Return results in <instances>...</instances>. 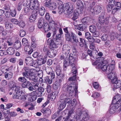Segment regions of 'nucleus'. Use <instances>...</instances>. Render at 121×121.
Wrapping results in <instances>:
<instances>
[{
	"label": "nucleus",
	"mask_w": 121,
	"mask_h": 121,
	"mask_svg": "<svg viewBox=\"0 0 121 121\" xmlns=\"http://www.w3.org/2000/svg\"><path fill=\"white\" fill-rule=\"evenodd\" d=\"M113 84L114 87L115 88L117 89L121 86V80H118L117 78H115L112 82Z\"/></svg>",
	"instance_id": "obj_9"
},
{
	"label": "nucleus",
	"mask_w": 121,
	"mask_h": 121,
	"mask_svg": "<svg viewBox=\"0 0 121 121\" xmlns=\"http://www.w3.org/2000/svg\"><path fill=\"white\" fill-rule=\"evenodd\" d=\"M48 43L49 44L50 48L51 49L56 48H57V42L51 38L47 40Z\"/></svg>",
	"instance_id": "obj_8"
},
{
	"label": "nucleus",
	"mask_w": 121,
	"mask_h": 121,
	"mask_svg": "<svg viewBox=\"0 0 121 121\" xmlns=\"http://www.w3.org/2000/svg\"><path fill=\"white\" fill-rule=\"evenodd\" d=\"M93 86L94 87L95 89L98 88L99 86V85L97 82H95L93 83Z\"/></svg>",
	"instance_id": "obj_62"
},
{
	"label": "nucleus",
	"mask_w": 121,
	"mask_h": 121,
	"mask_svg": "<svg viewBox=\"0 0 121 121\" xmlns=\"http://www.w3.org/2000/svg\"><path fill=\"white\" fill-rule=\"evenodd\" d=\"M10 14L12 17H15L16 15V11L15 10H13L11 11Z\"/></svg>",
	"instance_id": "obj_55"
},
{
	"label": "nucleus",
	"mask_w": 121,
	"mask_h": 121,
	"mask_svg": "<svg viewBox=\"0 0 121 121\" xmlns=\"http://www.w3.org/2000/svg\"><path fill=\"white\" fill-rule=\"evenodd\" d=\"M60 3L58 4L59 13L61 14L63 12L67 15L68 18L71 17L72 16V13L73 11V4L69 2L64 3L63 4L61 1H60Z\"/></svg>",
	"instance_id": "obj_1"
},
{
	"label": "nucleus",
	"mask_w": 121,
	"mask_h": 121,
	"mask_svg": "<svg viewBox=\"0 0 121 121\" xmlns=\"http://www.w3.org/2000/svg\"><path fill=\"white\" fill-rule=\"evenodd\" d=\"M18 80L20 82H24V81L26 80L24 77H20L18 78Z\"/></svg>",
	"instance_id": "obj_58"
},
{
	"label": "nucleus",
	"mask_w": 121,
	"mask_h": 121,
	"mask_svg": "<svg viewBox=\"0 0 121 121\" xmlns=\"http://www.w3.org/2000/svg\"><path fill=\"white\" fill-rule=\"evenodd\" d=\"M60 104L58 108L60 110H61L65 107L67 101L66 100H63V101L60 100Z\"/></svg>",
	"instance_id": "obj_16"
},
{
	"label": "nucleus",
	"mask_w": 121,
	"mask_h": 121,
	"mask_svg": "<svg viewBox=\"0 0 121 121\" xmlns=\"http://www.w3.org/2000/svg\"><path fill=\"white\" fill-rule=\"evenodd\" d=\"M37 11L35 13H33L32 15L30 16L29 20L30 22H34L36 18L37 15Z\"/></svg>",
	"instance_id": "obj_17"
},
{
	"label": "nucleus",
	"mask_w": 121,
	"mask_h": 121,
	"mask_svg": "<svg viewBox=\"0 0 121 121\" xmlns=\"http://www.w3.org/2000/svg\"><path fill=\"white\" fill-rule=\"evenodd\" d=\"M4 14L7 18H9L10 16V11L9 10H6L4 12Z\"/></svg>",
	"instance_id": "obj_40"
},
{
	"label": "nucleus",
	"mask_w": 121,
	"mask_h": 121,
	"mask_svg": "<svg viewBox=\"0 0 121 121\" xmlns=\"http://www.w3.org/2000/svg\"><path fill=\"white\" fill-rule=\"evenodd\" d=\"M26 96L23 95H22V94H21L19 98V99L22 100L23 101L26 100Z\"/></svg>",
	"instance_id": "obj_56"
},
{
	"label": "nucleus",
	"mask_w": 121,
	"mask_h": 121,
	"mask_svg": "<svg viewBox=\"0 0 121 121\" xmlns=\"http://www.w3.org/2000/svg\"><path fill=\"white\" fill-rule=\"evenodd\" d=\"M45 9L44 8L43 6H41L39 10V14L41 16H43L45 12Z\"/></svg>",
	"instance_id": "obj_27"
},
{
	"label": "nucleus",
	"mask_w": 121,
	"mask_h": 121,
	"mask_svg": "<svg viewBox=\"0 0 121 121\" xmlns=\"http://www.w3.org/2000/svg\"><path fill=\"white\" fill-rule=\"evenodd\" d=\"M7 43L8 44V45L9 46H11L13 45V42L11 39H9L7 40Z\"/></svg>",
	"instance_id": "obj_47"
},
{
	"label": "nucleus",
	"mask_w": 121,
	"mask_h": 121,
	"mask_svg": "<svg viewBox=\"0 0 121 121\" xmlns=\"http://www.w3.org/2000/svg\"><path fill=\"white\" fill-rule=\"evenodd\" d=\"M108 67L107 65H103V66L101 67V69L103 71H105L107 70H108Z\"/></svg>",
	"instance_id": "obj_61"
},
{
	"label": "nucleus",
	"mask_w": 121,
	"mask_h": 121,
	"mask_svg": "<svg viewBox=\"0 0 121 121\" xmlns=\"http://www.w3.org/2000/svg\"><path fill=\"white\" fill-rule=\"evenodd\" d=\"M96 26L94 25H91L90 27V30L92 33L96 31Z\"/></svg>",
	"instance_id": "obj_39"
},
{
	"label": "nucleus",
	"mask_w": 121,
	"mask_h": 121,
	"mask_svg": "<svg viewBox=\"0 0 121 121\" xmlns=\"http://www.w3.org/2000/svg\"><path fill=\"white\" fill-rule=\"evenodd\" d=\"M26 63L28 65L33 66V60L31 57H28L26 58L25 60Z\"/></svg>",
	"instance_id": "obj_13"
},
{
	"label": "nucleus",
	"mask_w": 121,
	"mask_h": 121,
	"mask_svg": "<svg viewBox=\"0 0 121 121\" xmlns=\"http://www.w3.org/2000/svg\"><path fill=\"white\" fill-rule=\"evenodd\" d=\"M26 35L25 31L23 30H21L20 31V35L21 37H23L25 36Z\"/></svg>",
	"instance_id": "obj_50"
},
{
	"label": "nucleus",
	"mask_w": 121,
	"mask_h": 121,
	"mask_svg": "<svg viewBox=\"0 0 121 121\" xmlns=\"http://www.w3.org/2000/svg\"><path fill=\"white\" fill-rule=\"evenodd\" d=\"M108 73V77L109 79L111 80V82L114 78H117L115 73L114 72H110Z\"/></svg>",
	"instance_id": "obj_14"
},
{
	"label": "nucleus",
	"mask_w": 121,
	"mask_h": 121,
	"mask_svg": "<svg viewBox=\"0 0 121 121\" xmlns=\"http://www.w3.org/2000/svg\"><path fill=\"white\" fill-rule=\"evenodd\" d=\"M108 37V35L104 34L101 36V39L103 41H104L107 39Z\"/></svg>",
	"instance_id": "obj_45"
},
{
	"label": "nucleus",
	"mask_w": 121,
	"mask_h": 121,
	"mask_svg": "<svg viewBox=\"0 0 121 121\" xmlns=\"http://www.w3.org/2000/svg\"><path fill=\"white\" fill-rule=\"evenodd\" d=\"M115 65L114 64H111L109 65L108 66V69L107 71L108 73L110 72H114L113 70L114 69Z\"/></svg>",
	"instance_id": "obj_30"
},
{
	"label": "nucleus",
	"mask_w": 121,
	"mask_h": 121,
	"mask_svg": "<svg viewBox=\"0 0 121 121\" xmlns=\"http://www.w3.org/2000/svg\"><path fill=\"white\" fill-rule=\"evenodd\" d=\"M115 2L114 0H111L109 2V5L113 7L114 5L115 4Z\"/></svg>",
	"instance_id": "obj_64"
},
{
	"label": "nucleus",
	"mask_w": 121,
	"mask_h": 121,
	"mask_svg": "<svg viewBox=\"0 0 121 121\" xmlns=\"http://www.w3.org/2000/svg\"><path fill=\"white\" fill-rule=\"evenodd\" d=\"M87 26L86 25L84 24H79L77 26V28L79 30L83 31L86 29Z\"/></svg>",
	"instance_id": "obj_20"
},
{
	"label": "nucleus",
	"mask_w": 121,
	"mask_h": 121,
	"mask_svg": "<svg viewBox=\"0 0 121 121\" xmlns=\"http://www.w3.org/2000/svg\"><path fill=\"white\" fill-rule=\"evenodd\" d=\"M21 46V42L19 40L16 41L14 43L13 47L16 49L17 50L20 48Z\"/></svg>",
	"instance_id": "obj_18"
},
{
	"label": "nucleus",
	"mask_w": 121,
	"mask_h": 121,
	"mask_svg": "<svg viewBox=\"0 0 121 121\" xmlns=\"http://www.w3.org/2000/svg\"><path fill=\"white\" fill-rule=\"evenodd\" d=\"M80 42L79 41V44L80 46L81 47H82L84 46V43L83 41V40L82 38H80Z\"/></svg>",
	"instance_id": "obj_63"
},
{
	"label": "nucleus",
	"mask_w": 121,
	"mask_h": 121,
	"mask_svg": "<svg viewBox=\"0 0 121 121\" xmlns=\"http://www.w3.org/2000/svg\"><path fill=\"white\" fill-rule=\"evenodd\" d=\"M71 35L72 39L74 42L76 43L78 42L79 41L78 38L74 33L72 32L71 33Z\"/></svg>",
	"instance_id": "obj_22"
},
{
	"label": "nucleus",
	"mask_w": 121,
	"mask_h": 121,
	"mask_svg": "<svg viewBox=\"0 0 121 121\" xmlns=\"http://www.w3.org/2000/svg\"><path fill=\"white\" fill-rule=\"evenodd\" d=\"M51 0H46V1L44 4V6L49 8L50 7L51 4Z\"/></svg>",
	"instance_id": "obj_37"
},
{
	"label": "nucleus",
	"mask_w": 121,
	"mask_h": 121,
	"mask_svg": "<svg viewBox=\"0 0 121 121\" xmlns=\"http://www.w3.org/2000/svg\"><path fill=\"white\" fill-rule=\"evenodd\" d=\"M119 96L118 95H115L113 101H116L118 104H121V99L117 100Z\"/></svg>",
	"instance_id": "obj_36"
},
{
	"label": "nucleus",
	"mask_w": 121,
	"mask_h": 121,
	"mask_svg": "<svg viewBox=\"0 0 121 121\" xmlns=\"http://www.w3.org/2000/svg\"><path fill=\"white\" fill-rule=\"evenodd\" d=\"M74 56H78V53L73 52V54L72 53H70L69 56V64L73 66L72 68V71L74 75L72 77L69 78V81H74L76 78V73L77 72V69L74 66L75 61H74Z\"/></svg>",
	"instance_id": "obj_2"
},
{
	"label": "nucleus",
	"mask_w": 121,
	"mask_h": 121,
	"mask_svg": "<svg viewBox=\"0 0 121 121\" xmlns=\"http://www.w3.org/2000/svg\"><path fill=\"white\" fill-rule=\"evenodd\" d=\"M22 42L23 45H26L27 44L28 41L27 39L24 38L22 39Z\"/></svg>",
	"instance_id": "obj_48"
},
{
	"label": "nucleus",
	"mask_w": 121,
	"mask_h": 121,
	"mask_svg": "<svg viewBox=\"0 0 121 121\" xmlns=\"http://www.w3.org/2000/svg\"><path fill=\"white\" fill-rule=\"evenodd\" d=\"M104 59L103 57H98L95 62H92V65H96L98 64V68H100L103 65L107 63V61L104 60Z\"/></svg>",
	"instance_id": "obj_5"
},
{
	"label": "nucleus",
	"mask_w": 121,
	"mask_h": 121,
	"mask_svg": "<svg viewBox=\"0 0 121 121\" xmlns=\"http://www.w3.org/2000/svg\"><path fill=\"white\" fill-rule=\"evenodd\" d=\"M77 6L78 9L80 10V13H82L84 9L83 4L81 0L78 1L77 3Z\"/></svg>",
	"instance_id": "obj_15"
},
{
	"label": "nucleus",
	"mask_w": 121,
	"mask_h": 121,
	"mask_svg": "<svg viewBox=\"0 0 121 121\" xmlns=\"http://www.w3.org/2000/svg\"><path fill=\"white\" fill-rule=\"evenodd\" d=\"M57 92L54 91L51 94V98L52 100H54L56 98V96L57 95Z\"/></svg>",
	"instance_id": "obj_31"
},
{
	"label": "nucleus",
	"mask_w": 121,
	"mask_h": 121,
	"mask_svg": "<svg viewBox=\"0 0 121 121\" xmlns=\"http://www.w3.org/2000/svg\"><path fill=\"white\" fill-rule=\"evenodd\" d=\"M70 47L67 44H64L62 48V52L66 55H68L70 52Z\"/></svg>",
	"instance_id": "obj_10"
},
{
	"label": "nucleus",
	"mask_w": 121,
	"mask_h": 121,
	"mask_svg": "<svg viewBox=\"0 0 121 121\" xmlns=\"http://www.w3.org/2000/svg\"><path fill=\"white\" fill-rule=\"evenodd\" d=\"M79 13L76 10H74L73 14V17L72 19L73 20H75L78 17Z\"/></svg>",
	"instance_id": "obj_26"
},
{
	"label": "nucleus",
	"mask_w": 121,
	"mask_h": 121,
	"mask_svg": "<svg viewBox=\"0 0 121 121\" xmlns=\"http://www.w3.org/2000/svg\"><path fill=\"white\" fill-rule=\"evenodd\" d=\"M30 46H26L24 47V50L25 52H27L29 54H30L33 52V50L32 48L30 49Z\"/></svg>",
	"instance_id": "obj_19"
},
{
	"label": "nucleus",
	"mask_w": 121,
	"mask_h": 121,
	"mask_svg": "<svg viewBox=\"0 0 121 121\" xmlns=\"http://www.w3.org/2000/svg\"><path fill=\"white\" fill-rule=\"evenodd\" d=\"M102 9V7L100 6L97 5L95 6L94 8H91L90 11L93 15L97 14L101 12Z\"/></svg>",
	"instance_id": "obj_7"
},
{
	"label": "nucleus",
	"mask_w": 121,
	"mask_h": 121,
	"mask_svg": "<svg viewBox=\"0 0 121 121\" xmlns=\"http://www.w3.org/2000/svg\"><path fill=\"white\" fill-rule=\"evenodd\" d=\"M15 91V93L21 94L20 92V88L19 86L16 87Z\"/></svg>",
	"instance_id": "obj_49"
},
{
	"label": "nucleus",
	"mask_w": 121,
	"mask_h": 121,
	"mask_svg": "<svg viewBox=\"0 0 121 121\" xmlns=\"http://www.w3.org/2000/svg\"><path fill=\"white\" fill-rule=\"evenodd\" d=\"M5 26L6 29H11L13 27V25L10 22H7L5 23Z\"/></svg>",
	"instance_id": "obj_29"
},
{
	"label": "nucleus",
	"mask_w": 121,
	"mask_h": 121,
	"mask_svg": "<svg viewBox=\"0 0 121 121\" xmlns=\"http://www.w3.org/2000/svg\"><path fill=\"white\" fill-rule=\"evenodd\" d=\"M21 94L14 93L13 95V99H19Z\"/></svg>",
	"instance_id": "obj_41"
},
{
	"label": "nucleus",
	"mask_w": 121,
	"mask_h": 121,
	"mask_svg": "<svg viewBox=\"0 0 121 121\" xmlns=\"http://www.w3.org/2000/svg\"><path fill=\"white\" fill-rule=\"evenodd\" d=\"M6 52L5 50H0V55L2 56L6 55Z\"/></svg>",
	"instance_id": "obj_53"
},
{
	"label": "nucleus",
	"mask_w": 121,
	"mask_h": 121,
	"mask_svg": "<svg viewBox=\"0 0 121 121\" xmlns=\"http://www.w3.org/2000/svg\"><path fill=\"white\" fill-rule=\"evenodd\" d=\"M55 71L58 78H59L60 77H62L64 76L61 73V70L60 68H56Z\"/></svg>",
	"instance_id": "obj_21"
},
{
	"label": "nucleus",
	"mask_w": 121,
	"mask_h": 121,
	"mask_svg": "<svg viewBox=\"0 0 121 121\" xmlns=\"http://www.w3.org/2000/svg\"><path fill=\"white\" fill-rule=\"evenodd\" d=\"M93 35L95 37H98L99 35V33L98 31H95L94 32H93Z\"/></svg>",
	"instance_id": "obj_60"
},
{
	"label": "nucleus",
	"mask_w": 121,
	"mask_h": 121,
	"mask_svg": "<svg viewBox=\"0 0 121 121\" xmlns=\"http://www.w3.org/2000/svg\"><path fill=\"white\" fill-rule=\"evenodd\" d=\"M25 25V22L23 21H21L20 22L19 26L22 28L24 27Z\"/></svg>",
	"instance_id": "obj_59"
},
{
	"label": "nucleus",
	"mask_w": 121,
	"mask_h": 121,
	"mask_svg": "<svg viewBox=\"0 0 121 121\" xmlns=\"http://www.w3.org/2000/svg\"><path fill=\"white\" fill-rule=\"evenodd\" d=\"M56 7V3L52 2L51 3V4L50 7L49 8L52 10L55 9Z\"/></svg>",
	"instance_id": "obj_35"
},
{
	"label": "nucleus",
	"mask_w": 121,
	"mask_h": 121,
	"mask_svg": "<svg viewBox=\"0 0 121 121\" xmlns=\"http://www.w3.org/2000/svg\"><path fill=\"white\" fill-rule=\"evenodd\" d=\"M44 22V19L42 18H40L39 21L38 23V27L39 28H42L43 26Z\"/></svg>",
	"instance_id": "obj_24"
},
{
	"label": "nucleus",
	"mask_w": 121,
	"mask_h": 121,
	"mask_svg": "<svg viewBox=\"0 0 121 121\" xmlns=\"http://www.w3.org/2000/svg\"><path fill=\"white\" fill-rule=\"evenodd\" d=\"M63 89L65 91H67L69 93H72L74 91L75 93L77 92V87L74 83L71 84L69 86L65 84L63 87Z\"/></svg>",
	"instance_id": "obj_4"
},
{
	"label": "nucleus",
	"mask_w": 121,
	"mask_h": 121,
	"mask_svg": "<svg viewBox=\"0 0 121 121\" xmlns=\"http://www.w3.org/2000/svg\"><path fill=\"white\" fill-rule=\"evenodd\" d=\"M60 83L58 82V81H56L55 82L53 86L54 87L55 86V88L56 89H57V87H58L60 86Z\"/></svg>",
	"instance_id": "obj_57"
},
{
	"label": "nucleus",
	"mask_w": 121,
	"mask_h": 121,
	"mask_svg": "<svg viewBox=\"0 0 121 121\" xmlns=\"http://www.w3.org/2000/svg\"><path fill=\"white\" fill-rule=\"evenodd\" d=\"M11 22L13 24L17 25L19 23V22L17 19L15 18H13L11 19Z\"/></svg>",
	"instance_id": "obj_43"
},
{
	"label": "nucleus",
	"mask_w": 121,
	"mask_h": 121,
	"mask_svg": "<svg viewBox=\"0 0 121 121\" xmlns=\"http://www.w3.org/2000/svg\"><path fill=\"white\" fill-rule=\"evenodd\" d=\"M44 30L45 32H46L51 29V28L47 23L44 24L43 26Z\"/></svg>",
	"instance_id": "obj_32"
},
{
	"label": "nucleus",
	"mask_w": 121,
	"mask_h": 121,
	"mask_svg": "<svg viewBox=\"0 0 121 121\" xmlns=\"http://www.w3.org/2000/svg\"><path fill=\"white\" fill-rule=\"evenodd\" d=\"M89 20V18L88 17H85L81 20V22L83 23H86L88 22Z\"/></svg>",
	"instance_id": "obj_44"
},
{
	"label": "nucleus",
	"mask_w": 121,
	"mask_h": 121,
	"mask_svg": "<svg viewBox=\"0 0 121 121\" xmlns=\"http://www.w3.org/2000/svg\"><path fill=\"white\" fill-rule=\"evenodd\" d=\"M31 84V83L28 81H26L24 82L22 85V86L23 88H28L29 86H30Z\"/></svg>",
	"instance_id": "obj_25"
},
{
	"label": "nucleus",
	"mask_w": 121,
	"mask_h": 121,
	"mask_svg": "<svg viewBox=\"0 0 121 121\" xmlns=\"http://www.w3.org/2000/svg\"><path fill=\"white\" fill-rule=\"evenodd\" d=\"M117 108H116V106H112L110 110L109 113L111 114L114 113L115 112Z\"/></svg>",
	"instance_id": "obj_38"
},
{
	"label": "nucleus",
	"mask_w": 121,
	"mask_h": 121,
	"mask_svg": "<svg viewBox=\"0 0 121 121\" xmlns=\"http://www.w3.org/2000/svg\"><path fill=\"white\" fill-rule=\"evenodd\" d=\"M68 97V95L66 94H61L60 96V100L63 101L66 100L67 101V103L69 104L71 102V99L67 98Z\"/></svg>",
	"instance_id": "obj_12"
},
{
	"label": "nucleus",
	"mask_w": 121,
	"mask_h": 121,
	"mask_svg": "<svg viewBox=\"0 0 121 121\" xmlns=\"http://www.w3.org/2000/svg\"><path fill=\"white\" fill-rule=\"evenodd\" d=\"M39 83H37L35 84L33 86L34 88V90L35 91H38L39 89Z\"/></svg>",
	"instance_id": "obj_52"
},
{
	"label": "nucleus",
	"mask_w": 121,
	"mask_h": 121,
	"mask_svg": "<svg viewBox=\"0 0 121 121\" xmlns=\"http://www.w3.org/2000/svg\"><path fill=\"white\" fill-rule=\"evenodd\" d=\"M44 80L49 84H51L52 83L53 79L51 78H49L48 76H46L44 78Z\"/></svg>",
	"instance_id": "obj_28"
},
{
	"label": "nucleus",
	"mask_w": 121,
	"mask_h": 121,
	"mask_svg": "<svg viewBox=\"0 0 121 121\" xmlns=\"http://www.w3.org/2000/svg\"><path fill=\"white\" fill-rule=\"evenodd\" d=\"M6 52L9 55H13L15 52V50L13 48L10 47L7 49Z\"/></svg>",
	"instance_id": "obj_23"
},
{
	"label": "nucleus",
	"mask_w": 121,
	"mask_h": 121,
	"mask_svg": "<svg viewBox=\"0 0 121 121\" xmlns=\"http://www.w3.org/2000/svg\"><path fill=\"white\" fill-rule=\"evenodd\" d=\"M65 36L66 40L68 41H71V38L69 34H65Z\"/></svg>",
	"instance_id": "obj_42"
},
{
	"label": "nucleus",
	"mask_w": 121,
	"mask_h": 121,
	"mask_svg": "<svg viewBox=\"0 0 121 121\" xmlns=\"http://www.w3.org/2000/svg\"><path fill=\"white\" fill-rule=\"evenodd\" d=\"M113 7L112 6L110 5H107L106 8L107 11L108 12H110L113 8Z\"/></svg>",
	"instance_id": "obj_54"
},
{
	"label": "nucleus",
	"mask_w": 121,
	"mask_h": 121,
	"mask_svg": "<svg viewBox=\"0 0 121 121\" xmlns=\"http://www.w3.org/2000/svg\"><path fill=\"white\" fill-rule=\"evenodd\" d=\"M105 19L104 16H100L99 18L98 22L101 24H102L104 22Z\"/></svg>",
	"instance_id": "obj_34"
},
{
	"label": "nucleus",
	"mask_w": 121,
	"mask_h": 121,
	"mask_svg": "<svg viewBox=\"0 0 121 121\" xmlns=\"http://www.w3.org/2000/svg\"><path fill=\"white\" fill-rule=\"evenodd\" d=\"M120 9L117 7H115L112 10V13L115 14L117 11L120 10Z\"/></svg>",
	"instance_id": "obj_51"
},
{
	"label": "nucleus",
	"mask_w": 121,
	"mask_h": 121,
	"mask_svg": "<svg viewBox=\"0 0 121 121\" xmlns=\"http://www.w3.org/2000/svg\"><path fill=\"white\" fill-rule=\"evenodd\" d=\"M23 69L25 71V72H23L22 74L23 77L25 78H28L30 75V69L28 67H24Z\"/></svg>",
	"instance_id": "obj_11"
},
{
	"label": "nucleus",
	"mask_w": 121,
	"mask_h": 121,
	"mask_svg": "<svg viewBox=\"0 0 121 121\" xmlns=\"http://www.w3.org/2000/svg\"><path fill=\"white\" fill-rule=\"evenodd\" d=\"M4 76L5 78H7L8 80H9L12 77L13 73L10 72L7 73H5Z\"/></svg>",
	"instance_id": "obj_33"
},
{
	"label": "nucleus",
	"mask_w": 121,
	"mask_h": 121,
	"mask_svg": "<svg viewBox=\"0 0 121 121\" xmlns=\"http://www.w3.org/2000/svg\"><path fill=\"white\" fill-rule=\"evenodd\" d=\"M76 115V118L77 119H79L81 121H86L89 118V116L87 113L85 111L82 112L80 109L77 110Z\"/></svg>",
	"instance_id": "obj_3"
},
{
	"label": "nucleus",
	"mask_w": 121,
	"mask_h": 121,
	"mask_svg": "<svg viewBox=\"0 0 121 121\" xmlns=\"http://www.w3.org/2000/svg\"><path fill=\"white\" fill-rule=\"evenodd\" d=\"M100 95L99 93L98 92H95L91 96L95 98H96L99 97Z\"/></svg>",
	"instance_id": "obj_46"
},
{
	"label": "nucleus",
	"mask_w": 121,
	"mask_h": 121,
	"mask_svg": "<svg viewBox=\"0 0 121 121\" xmlns=\"http://www.w3.org/2000/svg\"><path fill=\"white\" fill-rule=\"evenodd\" d=\"M39 2L37 0H31L29 7L31 10H39Z\"/></svg>",
	"instance_id": "obj_6"
}]
</instances>
